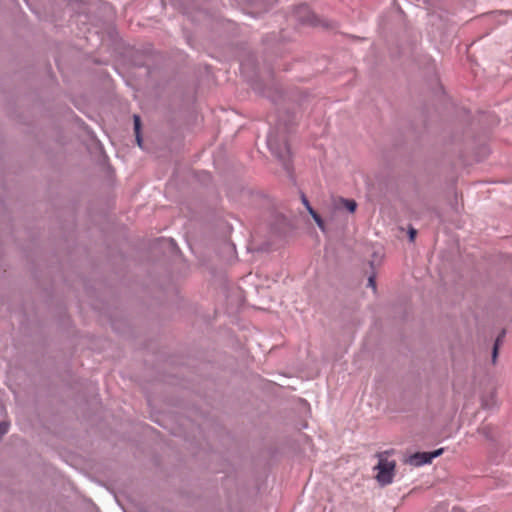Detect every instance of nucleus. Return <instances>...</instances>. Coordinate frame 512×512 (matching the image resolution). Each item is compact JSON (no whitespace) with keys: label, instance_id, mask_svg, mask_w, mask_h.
<instances>
[{"label":"nucleus","instance_id":"1","mask_svg":"<svg viewBox=\"0 0 512 512\" xmlns=\"http://www.w3.org/2000/svg\"><path fill=\"white\" fill-rule=\"evenodd\" d=\"M386 455L387 452L379 453L377 455L378 463L374 467V470L377 471L375 479L381 486L390 485L395 476L396 462L394 460H389Z\"/></svg>","mask_w":512,"mask_h":512},{"label":"nucleus","instance_id":"2","mask_svg":"<svg viewBox=\"0 0 512 512\" xmlns=\"http://www.w3.org/2000/svg\"><path fill=\"white\" fill-rule=\"evenodd\" d=\"M444 449L440 448L433 452H417L411 455L408 459V463L415 467H420L425 464H429L432 460L443 453Z\"/></svg>","mask_w":512,"mask_h":512},{"label":"nucleus","instance_id":"3","mask_svg":"<svg viewBox=\"0 0 512 512\" xmlns=\"http://www.w3.org/2000/svg\"><path fill=\"white\" fill-rule=\"evenodd\" d=\"M268 146L271 152L283 163L285 168L288 169V163L290 160V149L287 143L278 144L273 139H268Z\"/></svg>","mask_w":512,"mask_h":512},{"label":"nucleus","instance_id":"4","mask_svg":"<svg viewBox=\"0 0 512 512\" xmlns=\"http://www.w3.org/2000/svg\"><path fill=\"white\" fill-rule=\"evenodd\" d=\"M302 203L303 205L305 206V208L307 209V211L309 212V214L311 215V217L314 219V221L316 222L317 226L322 230V231H325V224H324V221L322 220V218L320 217V215L311 207L309 201L307 200L306 196L303 194L302 195Z\"/></svg>","mask_w":512,"mask_h":512},{"label":"nucleus","instance_id":"5","mask_svg":"<svg viewBox=\"0 0 512 512\" xmlns=\"http://www.w3.org/2000/svg\"><path fill=\"white\" fill-rule=\"evenodd\" d=\"M340 202L351 213H353L357 208V203L352 199L340 198Z\"/></svg>","mask_w":512,"mask_h":512},{"label":"nucleus","instance_id":"6","mask_svg":"<svg viewBox=\"0 0 512 512\" xmlns=\"http://www.w3.org/2000/svg\"><path fill=\"white\" fill-rule=\"evenodd\" d=\"M133 120H134V131H135V134H138V133H140V130H141V120H140V117L138 115H134L133 116Z\"/></svg>","mask_w":512,"mask_h":512},{"label":"nucleus","instance_id":"7","mask_svg":"<svg viewBox=\"0 0 512 512\" xmlns=\"http://www.w3.org/2000/svg\"><path fill=\"white\" fill-rule=\"evenodd\" d=\"M9 423L6 421L0 422V438L8 432Z\"/></svg>","mask_w":512,"mask_h":512},{"label":"nucleus","instance_id":"8","mask_svg":"<svg viewBox=\"0 0 512 512\" xmlns=\"http://www.w3.org/2000/svg\"><path fill=\"white\" fill-rule=\"evenodd\" d=\"M499 341H500V338L498 337L496 342H495V344H494V347H493V352H492V361H493V363H495L496 358H497Z\"/></svg>","mask_w":512,"mask_h":512},{"label":"nucleus","instance_id":"9","mask_svg":"<svg viewBox=\"0 0 512 512\" xmlns=\"http://www.w3.org/2000/svg\"><path fill=\"white\" fill-rule=\"evenodd\" d=\"M368 286L371 287L373 289V291H376V281H375L374 275H371L368 278Z\"/></svg>","mask_w":512,"mask_h":512},{"label":"nucleus","instance_id":"10","mask_svg":"<svg viewBox=\"0 0 512 512\" xmlns=\"http://www.w3.org/2000/svg\"><path fill=\"white\" fill-rule=\"evenodd\" d=\"M135 137H136V141H137L138 146H139V147H142V137H141V133L135 134Z\"/></svg>","mask_w":512,"mask_h":512},{"label":"nucleus","instance_id":"11","mask_svg":"<svg viewBox=\"0 0 512 512\" xmlns=\"http://www.w3.org/2000/svg\"><path fill=\"white\" fill-rule=\"evenodd\" d=\"M416 231L414 229H411L409 232L410 239L413 240L415 237Z\"/></svg>","mask_w":512,"mask_h":512}]
</instances>
